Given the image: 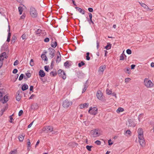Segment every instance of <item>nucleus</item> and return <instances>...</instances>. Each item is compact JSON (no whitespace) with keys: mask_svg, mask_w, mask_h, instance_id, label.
Returning a JSON list of instances; mask_svg holds the SVG:
<instances>
[{"mask_svg":"<svg viewBox=\"0 0 154 154\" xmlns=\"http://www.w3.org/2000/svg\"><path fill=\"white\" fill-rule=\"evenodd\" d=\"M17 39V38L15 35H14L13 36L11 40V43H14L16 40Z\"/></svg>","mask_w":154,"mask_h":154,"instance_id":"21","label":"nucleus"},{"mask_svg":"<svg viewBox=\"0 0 154 154\" xmlns=\"http://www.w3.org/2000/svg\"><path fill=\"white\" fill-rule=\"evenodd\" d=\"M62 74V77H61L64 79H65L66 78V75L65 72L64 71H63Z\"/></svg>","mask_w":154,"mask_h":154,"instance_id":"35","label":"nucleus"},{"mask_svg":"<svg viewBox=\"0 0 154 154\" xmlns=\"http://www.w3.org/2000/svg\"><path fill=\"white\" fill-rule=\"evenodd\" d=\"M28 88V86L27 84L23 85L22 87V90L23 91L27 90Z\"/></svg>","mask_w":154,"mask_h":154,"instance_id":"20","label":"nucleus"},{"mask_svg":"<svg viewBox=\"0 0 154 154\" xmlns=\"http://www.w3.org/2000/svg\"><path fill=\"white\" fill-rule=\"evenodd\" d=\"M130 79L129 78H126L125 80V82L126 83L128 82L129 81V80Z\"/></svg>","mask_w":154,"mask_h":154,"instance_id":"62","label":"nucleus"},{"mask_svg":"<svg viewBox=\"0 0 154 154\" xmlns=\"http://www.w3.org/2000/svg\"><path fill=\"white\" fill-rule=\"evenodd\" d=\"M17 150H15L13 151H11L9 153V154H17Z\"/></svg>","mask_w":154,"mask_h":154,"instance_id":"37","label":"nucleus"},{"mask_svg":"<svg viewBox=\"0 0 154 154\" xmlns=\"http://www.w3.org/2000/svg\"><path fill=\"white\" fill-rule=\"evenodd\" d=\"M26 75L27 78H29L30 77L31 75L29 73H28L26 74Z\"/></svg>","mask_w":154,"mask_h":154,"instance_id":"59","label":"nucleus"},{"mask_svg":"<svg viewBox=\"0 0 154 154\" xmlns=\"http://www.w3.org/2000/svg\"><path fill=\"white\" fill-rule=\"evenodd\" d=\"M106 91H107L106 93L107 94L110 95L111 94V93H112L111 91H110L109 90H108V91L107 89L106 90Z\"/></svg>","mask_w":154,"mask_h":154,"instance_id":"55","label":"nucleus"},{"mask_svg":"<svg viewBox=\"0 0 154 154\" xmlns=\"http://www.w3.org/2000/svg\"><path fill=\"white\" fill-rule=\"evenodd\" d=\"M135 66H136L135 65H134V64H132V65H131V69H134V68Z\"/></svg>","mask_w":154,"mask_h":154,"instance_id":"64","label":"nucleus"},{"mask_svg":"<svg viewBox=\"0 0 154 154\" xmlns=\"http://www.w3.org/2000/svg\"><path fill=\"white\" fill-rule=\"evenodd\" d=\"M75 9H76V11H79V13H81L82 14H85V10L82 9L81 8L76 7L75 8Z\"/></svg>","mask_w":154,"mask_h":154,"instance_id":"14","label":"nucleus"},{"mask_svg":"<svg viewBox=\"0 0 154 154\" xmlns=\"http://www.w3.org/2000/svg\"><path fill=\"white\" fill-rule=\"evenodd\" d=\"M111 139H110V140H108V144H109V145H112L113 144V142H111Z\"/></svg>","mask_w":154,"mask_h":154,"instance_id":"56","label":"nucleus"},{"mask_svg":"<svg viewBox=\"0 0 154 154\" xmlns=\"http://www.w3.org/2000/svg\"><path fill=\"white\" fill-rule=\"evenodd\" d=\"M39 75L40 77H42L45 76V74L43 70L41 69L39 71Z\"/></svg>","mask_w":154,"mask_h":154,"instance_id":"16","label":"nucleus"},{"mask_svg":"<svg viewBox=\"0 0 154 154\" xmlns=\"http://www.w3.org/2000/svg\"><path fill=\"white\" fill-rule=\"evenodd\" d=\"M106 68V66L105 65H104L103 66H100L99 68L98 69V72H100H100H101V73H103L104 70Z\"/></svg>","mask_w":154,"mask_h":154,"instance_id":"15","label":"nucleus"},{"mask_svg":"<svg viewBox=\"0 0 154 154\" xmlns=\"http://www.w3.org/2000/svg\"><path fill=\"white\" fill-rule=\"evenodd\" d=\"M63 72V70L60 69L58 70V74L59 75V76L62 77V73Z\"/></svg>","mask_w":154,"mask_h":154,"instance_id":"26","label":"nucleus"},{"mask_svg":"<svg viewBox=\"0 0 154 154\" xmlns=\"http://www.w3.org/2000/svg\"><path fill=\"white\" fill-rule=\"evenodd\" d=\"M72 65V62L70 61H67L64 63V66L66 68H69Z\"/></svg>","mask_w":154,"mask_h":154,"instance_id":"12","label":"nucleus"},{"mask_svg":"<svg viewBox=\"0 0 154 154\" xmlns=\"http://www.w3.org/2000/svg\"><path fill=\"white\" fill-rule=\"evenodd\" d=\"M102 95L103 94L99 90L97 92V97L100 100H103Z\"/></svg>","mask_w":154,"mask_h":154,"instance_id":"11","label":"nucleus"},{"mask_svg":"<svg viewBox=\"0 0 154 154\" xmlns=\"http://www.w3.org/2000/svg\"><path fill=\"white\" fill-rule=\"evenodd\" d=\"M58 52L59 53V55H57V58L56 60V63H59L61 60V55L59 51H58Z\"/></svg>","mask_w":154,"mask_h":154,"instance_id":"19","label":"nucleus"},{"mask_svg":"<svg viewBox=\"0 0 154 154\" xmlns=\"http://www.w3.org/2000/svg\"><path fill=\"white\" fill-rule=\"evenodd\" d=\"M18 71L16 69H14L13 71L12 72L14 74L16 73Z\"/></svg>","mask_w":154,"mask_h":154,"instance_id":"54","label":"nucleus"},{"mask_svg":"<svg viewBox=\"0 0 154 154\" xmlns=\"http://www.w3.org/2000/svg\"><path fill=\"white\" fill-rule=\"evenodd\" d=\"M23 111L22 110H20L18 113V116H20L23 113Z\"/></svg>","mask_w":154,"mask_h":154,"instance_id":"49","label":"nucleus"},{"mask_svg":"<svg viewBox=\"0 0 154 154\" xmlns=\"http://www.w3.org/2000/svg\"><path fill=\"white\" fill-rule=\"evenodd\" d=\"M5 89H0V101H1L3 104L6 103L8 100V97L6 95H5L3 98H2L3 95L5 94Z\"/></svg>","mask_w":154,"mask_h":154,"instance_id":"2","label":"nucleus"},{"mask_svg":"<svg viewBox=\"0 0 154 154\" xmlns=\"http://www.w3.org/2000/svg\"><path fill=\"white\" fill-rule=\"evenodd\" d=\"M57 43L56 41L52 42L51 44V46L54 48H56L57 46Z\"/></svg>","mask_w":154,"mask_h":154,"instance_id":"23","label":"nucleus"},{"mask_svg":"<svg viewBox=\"0 0 154 154\" xmlns=\"http://www.w3.org/2000/svg\"><path fill=\"white\" fill-rule=\"evenodd\" d=\"M24 77V75L23 74H21L20 75L19 78V80L20 81H21L22 80Z\"/></svg>","mask_w":154,"mask_h":154,"instance_id":"41","label":"nucleus"},{"mask_svg":"<svg viewBox=\"0 0 154 154\" xmlns=\"http://www.w3.org/2000/svg\"><path fill=\"white\" fill-rule=\"evenodd\" d=\"M49 38H46L44 39V42H49Z\"/></svg>","mask_w":154,"mask_h":154,"instance_id":"53","label":"nucleus"},{"mask_svg":"<svg viewBox=\"0 0 154 154\" xmlns=\"http://www.w3.org/2000/svg\"><path fill=\"white\" fill-rule=\"evenodd\" d=\"M50 74L51 75H52L53 76H55L57 74V72L56 71H52L50 72Z\"/></svg>","mask_w":154,"mask_h":154,"instance_id":"33","label":"nucleus"},{"mask_svg":"<svg viewBox=\"0 0 154 154\" xmlns=\"http://www.w3.org/2000/svg\"><path fill=\"white\" fill-rule=\"evenodd\" d=\"M139 141L140 144L143 146L145 145V142L144 141L143 135V131L141 128H139L137 130Z\"/></svg>","mask_w":154,"mask_h":154,"instance_id":"1","label":"nucleus"},{"mask_svg":"<svg viewBox=\"0 0 154 154\" xmlns=\"http://www.w3.org/2000/svg\"><path fill=\"white\" fill-rule=\"evenodd\" d=\"M28 141L27 142V145L28 147H30V145L31 144V143L30 141V140L29 139H28Z\"/></svg>","mask_w":154,"mask_h":154,"instance_id":"63","label":"nucleus"},{"mask_svg":"<svg viewBox=\"0 0 154 154\" xmlns=\"http://www.w3.org/2000/svg\"><path fill=\"white\" fill-rule=\"evenodd\" d=\"M21 37H22V39H23V40H24V39H26V35L25 34H23L22 35Z\"/></svg>","mask_w":154,"mask_h":154,"instance_id":"47","label":"nucleus"},{"mask_svg":"<svg viewBox=\"0 0 154 154\" xmlns=\"http://www.w3.org/2000/svg\"><path fill=\"white\" fill-rule=\"evenodd\" d=\"M48 50L49 52V55H50V57L51 59L55 55L54 53L55 50L53 48H49Z\"/></svg>","mask_w":154,"mask_h":154,"instance_id":"10","label":"nucleus"},{"mask_svg":"<svg viewBox=\"0 0 154 154\" xmlns=\"http://www.w3.org/2000/svg\"><path fill=\"white\" fill-rule=\"evenodd\" d=\"M41 57L43 60L44 61H47L48 60L47 58L46 55L44 54H42L41 55Z\"/></svg>","mask_w":154,"mask_h":154,"instance_id":"22","label":"nucleus"},{"mask_svg":"<svg viewBox=\"0 0 154 154\" xmlns=\"http://www.w3.org/2000/svg\"><path fill=\"white\" fill-rule=\"evenodd\" d=\"M11 34L10 32H8V35L7 38V41L8 42H9L11 40L10 38L11 36Z\"/></svg>","mask_w":154,"mask_h":154,"instance_id":"27","label":"nucleus"},{"mask_svg":"<svg viewBox=\"0 0 154 154\" xmlns=\"http://www.w3.org/2000/svg\"><path fill=\"white\" fill-rule=\"evenodd\" d=\"M88 82L87 80L86 82L84 84V88H87L88 85Z\"/></svg>","mask_w":154,"mask_h":154,"instance_id":"32","label":"nucleus"},{"mask_svg":"<svg viewBox=\"0 0 154 154\" xmlns=\"http://www.w3.org/2000/svg\"><path fill=\"white\" fill-rule=\"evenodd\" d=\"M99 129H94L91 131L92 134L94 137H95L99 136L100 135Z\"/></svg>","mask_w":154,"mask_h":154,"instance_id":"6","label":"nucleus"},{"mask_svg":"<svg viewBox=\"0 0 154 154\" xmlns=\"http://www.w3.org/2000/svg\"><path fill=\"white\" fill-rule=\"evenodd\" d=\"M49 67L48 66H45L44 68L45 71L48 72L49 71Z\"/></svg>","mask_w":154,"mask_h":154,"instance_id":"42","label":"nucleus"},{"mask_svg":"<svg viewBox=\"0 0 154 154\" xmlns=\"http://www.w3.org/2000/svg\"><path fill=\"white\" fill-rule=\"evenodd\" d=\"M13 115V114L10 116H9V118H10V120H9V122L11 123L14 120L13 119V118L12 117V116Z\"/></svg>","mask_w":154,"mask_h":154,"instance_id":"46","label":"nucleus"},{"mask_svg":"<svg viewBox=\"0 0 154 154\" xmlns=\"http://www.w3.org/2000/svg\"><path fill=\"white\" fill-rule=\"evenodd\" d=\"M72 104L71 102H69L67 99H66L63 102L62 106L64 108H67Z\"/></svg>","mask_w":154,"mask_h":154,"instance_id":"8","label":"nucleus"},{"mask_svg":"<svg viewBox=\"0 0 154 154\" xmlns=\"http://www.w3.org/2000/svg\"><path fill=\"white\" fill-rule=\"evenodd\" d=\"M1 56L3 57L4 58H7L8 57V56L6 54V53L5 52H4L2 53V54H0Z\"/></svg>","mask_w":154,"mask_h":154,"instance_id":"25","label":"nucleus"},{"mask_svg":"<svg viewBox=\"0 0 154 154\" xmlns=\"http://www.w3.org/2000/svg\"><path fill=\"white\" fill-rule=\"evenodd\" d=\"M95 143L97 145H100L101 143V142L100 140H97L95 142Z\"/></svg>","mask_w":154,"mask_h":154,"instance_id":"44","label":"nucleus"},{"mask_svg":"<svg viewBox=\"0 0 154 154\" xmlns=\"http://www.w3.org/2000/svg\"><path fill=\"white\" fill-rule=\"evenodd\" d=\"M88 22L90 24H91V23H92L93 24H94V22L92 20H88Z\"/></svg>","mask_w":154,"mask_h":154,"instance_id":"50","label":"nucleus"},{"mask_svg":"<svg viewBox=\"0 0 154 154\" xmlns=\"http://www.w3.org/2000/svg\"><path fill=\"white\" fill-rule=\"evenodd\" d=\"M25 14H23V15L20 17V18L21 19H24L25 18Z\"/></svg>","mask_w":154,"mask_h":154,"instance_id":"61","label":"nucleus"},{"mask_svg":"<svg viewBox=\"0 0 154 154\" xmlns=\"http://www.w3.org/2000/svg\"><path fill=\"white\" fill-rule=\"evenodd\" d=\"M36 32V35L38 36H40L42 34L43 35L44 34V31L39 29H38Z\"/></svg>","mask_w":154,"mask_h":154,"instance_id":"13","label":"nucleus"},{"mask_svg":"<svg viewBox=\"0 0 154 154\" xmlns=\"http://www.w3.org/2000/svg\"><path fill=\"white\" fill-rule=\"evenodd\" d=\"M88 112L91 115H95L97 114V109L96 107H91L89 108Z\"/></svg>","mask_w":154,"mask_h":154,"instance_id":"5","label":"nucleus"},{"mask_svg":"<svg viewBox=\"0 0 154 154\" xmlns=\"http://www.w3.org/2000/svg\"><path fill=\"white\" fill-rule=\"evenodd\" d=\"M25 137V135L23 134L20 135L18 137V138L19 141L20 142H22L23 140L24 137Z\"/></svg>","mask_w":154,"mask_h":154,"instance_id":"18","label":"nucleus"},{"mask_svg":"<svg viewBox=\"0 0 154 154\" xmlns=\"http://www.w3.org/2000/svg\"><path fill=\"white\" fill-rule=\"evenodd\" d=\"M86 58L87 60H89L90 59V57L89 56V55H86Z\"/></svg>","mask_w":154,"mask_h":154,"instance_id":"60","label":"nucleus"},{"mask_svg":"<svg viewBox=\"0 0 154 154\" xmlns=\"http://www.w3.org/2000/svg\"><path fill=\"white\" fill-rule=\"evenodd\" d=\"M20 14H21L22 13L23 11V7H19L18 8Z\"/></svg>","mask_w":154,"mask_h":154,"instance_id":"29","label":"nucleus"},{"mask_svg":"<svg viewBox=\"0 0 154 154\" xmlns=\"http://www.w3.org/2000/svg\"><path fill=\"white\" fill-rule=\"evenodd\" d=\"M99 46H100L99 43V42L97 40V49H98V48L99 47Z\"/></svg>","mask_w":154,"mask_h":154,"instance_id":"57","label":"nucleus"},{"mask_svg":"<svg viewBox=\"0 0 154 154\" xmlns=\"http://www.w3.org/2000/svg\"><path fill=\"white\" fill-rule=\"evenodd\" d=\"M88 105L89 104L88 103H85L83 104H81L80 106V108L81 109L88 108Z\"/></svg>","mask_w":154,"mask_h":154,"instance_id":"17","label":"nucleus"},{"mask_svg":"<svg viewBox=\"0 0 154 154\" xmlns=\"http://www.w3.org/2000/svg\"><path fill=\"white\" fill-rule=\"evenodd\" d=\"M139 3L140 4V5L142 6L143 7L146 8V7L147 6L146 5V4L143 3H141L140 2H139Z\"/></svg>","mask_w":154,"mask_h":154,"instance_id":"45","label":"nucleus"},{"mask_svg":"<svg viewBox=\"0 0 154 154\" xmlns=\"http://www.w3.org/2000/svg\"><path fill=\"white\" fill-rule=\"evenodd\" d=\"M53 128L50 126H48L45 127L43 128V130L44 131H46L47 132H52V134H54V131L53 130Z\"/></svg>","mask_w":154,"mask_h":154,"instance_id":"7","label":"nucleus"},{"mask_svg":"<svg viewBox=\"0 0 154 154\" xmlns=\"http://www.w3.org/2000/svg\"><path fill=\"white\" fill-rule=\"evenodd\" d=\"M126 53L128 54H131L132 52L130 49H128L126 50Z\"/></svg>","mask_w":154,"mask_h":154,"instance_id":"43","label":"nucleus"},{"mask_svg":"<svg viewBox=\"0 0 154 154\" xmlns=\"http://www.w3.org/2000/svg\"><path fill=\"white\" fill-rule=\"evenodd\" d=\"M144 85L148 88H152L154 85L152 81L147 78L144 79Z\"/></svg>","mask_w":154,"mask_h":154,"instance_id":"3","label":"nucleus"},{"mask_svg":"<svg viewBox=\"0 0 154 154\" xmlns=\"http://www.w3.org/2000/svg\"><path fill=\"white\" fill-rule=\"evenodd\" d=\"M92 147V146H88L87 145L86 146V149L88 150L89 151H91V148Z\"/></svg>","mask_w":154,"mask_h":154,"instance_id":"36","label":"nucleus"},{"mask_svg":"<svg viewBox=\"0 0 154 154\" xmlns=\"http://www.w3.org/2000/svg\"><path fill=\"white\" fill-rule=\"evenodd\" d=\"M88 14L89 15V20H92V15L91 13H88Z\"/></svg>","mask_w":154,"mask_h":154,"instance_id":"48","label":"nucleus"},{"mask_svg":"<svg viewBox=\"0 0 154 154\" xmlns=\"http://www.w3.org/2000/svg\"><path fill=\"white\" fill-rule=\"evenodd\" d=\"M125 133L126 134V135L128 136V135H130L131 134V132L130 130H128L125 132Z\"/></svg>","mask_w":154,"mask_h":154,"instance_id":"34","label":"nucleus"},{"mask_svg":"<svg viewBox=\"0 0 154 154\" xmlns=\"http://www.w3.org/2000/svg\"><path fill=\"white\" fill-rule=\"evenodd\" d=\"M126 125L128 127H134L135 125L134 124V121L131 119H129L126 122Z\"/></svg>","mask_w":154,"mask_h":154,"instance_id":"9","label":"nucleus"},{"mask_svg":"<svg viewBox=\"0 0 154 154\" xmlns=\"http://www.w3.org/2000/svg\"><path fill=\"white\" fill-rule=\"evenodd\" d=\"M30 13L31 16L34 18L36 17L37 16V13L35 8L31 7L30 9Z\"/></svg>","mask_w":154,"mask_h":154,"instance_id":"4","label":"nucleus"},{"mask_svg":"<svg viewBox=\"0 0 154 154\" xmlns=\"http://www.w3.org/2000/svg\"><path fill=\"white\" fill-rule=\"evenodd\" d=\"M124 110V109L121 107H119L117 110L116 112L117 113H119L120 112H123Z\"/></svg>","mask_w":154,"mask_h":154,"instance_id":"28","label":"nucleus"},{"mask_svg":"<svg viewBox=\"0 0 154 154\" xmlns=\"http://www.w3.org/2000/svg\"><path fill=\"white\" fill-rule=\"evenodd\" d=\"M130 69L129 68H126L125 69V72L128 74L130 73Z\"/></svg>","mask_w":154,"mask_h":154,"instance_id":"30","label":"nucleus"},{"mask_svg":"<svg viewBox=\"0 0 154 154\" xmlns=\"http://www.w3.org/2000/svg\"><path fill=\"white\" fill-rule=\"evenodd\" d=\"M124 60V57L122 54L120 56V60Z\"/></svg>","mask_w":154,"mask_h":154,"instance_id":"52","label":"nucleus"},{"mask_svg":"<svg viewBox=\"0 0 154 154\" xmlns=\"http://www.w3.org/2000/svg\"><path fill=\"white\" fill-rule=\"evenodd\" d=\"M88 11L90 12H92L93 11V9L91 8H88Z\"/></svg>","mask_w":154,"mask_h":154,"instance_id":"58","label":"nucleus"},{"mask_svg":"<svg viewBox=\"0 0 154 154\" xmlns=\"http://www.w3.org/2000/svg\"><path fill=\"white\" fill-rule=\"evenodd\" d=\"M54 63V61L53 59L51 62V65L50 66V67L51 69H53V68Z\"/></svg>","mask_w":154,"mask_h":154,"instance_id":"38","label":"nucleus"},{"mask_svg":"<svg viewBox=\"0 0 154 154\" xmlns=\"http://www.w3.org/2000/svg\"><path fill=\"white\" fill-rule=\"evenodd\" d=\"M111 44L109 43H107V45L105 47V48L106 49V50H109L111 48Z\"/></svg>","mask_w":154,"mask_h":154,"instance_id":"24","label":"nucleus"},{"mask_svg":"<svg viewBox=\"0 0 154 154\" xmlns=\"http://www.w3.org/2000/svg\"><path fill=\"white\" fill-rule=\"evenodd\" d=\"M29 64L31 66H33L34 65V63L33 60L32 59H31L30 60Z\"/></svg>","mask_w":154,"mask_h":154,"instance_id":"40","label":"nucleus"},{"mask_svg":"<svg viewBox=\"0 0 154 154\" xmlns=\"http://www.w3.org/2000/svg\"><path fill=\"white\" fill-rule=\"evenodd\" d=\"M85 65V63L83 61H82L80 63H79L78 64V66L79 67H80L82 66H84Z\"/></svg>","mask_w":154,"mask_h":154,"instance_id":"31","label":"nucleus"},{"mask_svg":"<svg viewBox=\"0 0 154 154\" xmlns=\"http://www.w3.org/2000/svg\"><path fill=\"white\" fill-rule=\"evenodd\" d=\"M19 95V93L18 94V95L16 97V99L17 101H19L21 98V97Z\"/></svg>","mask_w":154,"mask_h":154,"instance_id":"39","label":"nucleus"},{"mask_svg":"<svg viewBox=\"0 0 154 154\" xmlns=\"http://www.w3.org/2000/svg\"><path fill=\"white\" fill-rule=\"evenodd\" d=\"M18 63H19L18 60H17L14 63V66H16V65H17V64H18Z\"/></svg>","mask_w":154,"mask_h":154,"instance_id":"51","label":"nucleus"}]
</instances>
